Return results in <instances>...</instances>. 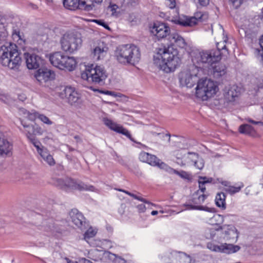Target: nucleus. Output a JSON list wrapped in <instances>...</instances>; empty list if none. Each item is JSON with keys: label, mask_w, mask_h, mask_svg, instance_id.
I'll use <instances>...</instances> for the list:
<instances>
[{"label": "nucleus", "mask_w": 263, "mask_h": 263, "mask_svg": "<svg viewBox=\"0 0 263 263\" xmlns=\"http://www.w3.org/2000/svg\"><path fill=\"white\" fill-rule=\"evenodd\" d=\"M24 57L26 61V66L29 69L39 68L43 65V60L39 55L34 53L25 52Z\"/></svg>", "instance_id": "aec40b11"}, {"label": "nucleus", "mask_w": 263, "mask_h": 263, "mask_svg": "<svg viewBox=\"0 0 263 263\" xmlns=\"http://www.w3.org/2000/svg\"><path fill=\"white\" fill-rule=\"evenodd\" d=\"M40 155L41 157L50 166H53L55 164V160H54L52 155H51L47 149H45Z\"/></svg>", "instance_id": "7c9ffc66"}, {"label": "nucleus", "mask_w": 263, "mask_h": 263, "mask_svg": "<svg viewBox=\"0 0 263 263\" xmlns=\"http://www.w3.org/2000/svg\"><path fill=\"white\" fill-rule=\"evenodd\" d=\"M233 6L237 9L242 4L243 0H229Z\"/></svg>", "instance_id": "09e8293b"}, {"label": "nucleus", "mask_w": 263, "mask_h": 263, "mask_svg": "<svg viewBox=\"0 0 263 263\" xmlns=\"http://www.w3.org/2000/svg\"><path fill=\"white\" fill-rule=\"evenodd\" d=\"M68 263H78V262H73L69 261V262H68ZM82 263H92V262L91 261H90L89 260L84 258L83 259Z\"/></svg>", "instance_id": "0e129e2a"}, {"label": "nucleus", "mask_w": 263, "mask_h": 263, "mask_svg": "<svg viewBox=\"0 0 263 263\" xmlns=\"http://www.w3.org/2000/svg\"><path fill=\"white\" fill-rule=\"evenodd\" d=\"M163 259L166 263H191V258L189 255L175 251L170 252Z\"/></svg>", "instance_id": "4468645a"}, {"label": "nucleus", "mask_w": 263, "mask_h": 263, "mask_svg": "<svg viewBox=\"0 0 263 263\" xmlns=\"http://www.w3.org/2000/svg\"><path fill=\"white\" fill-rule=\"evenodd\" d=\"M218 90V87L214 81L210 79L200 80L196 88V95L203 101L214 96Z\"/></svg>", "instance_id": "0eeeda50"}, {"label": "nucleus", "mask_w": 263, "mask_h": 263, "mask_svg": "<svg viewBox=\"0 0 263 263\" xmlns=\"http://www.w3.org/2000/svg\"><path fill=\"white\" fill-rule=\"evenodd\" d=\"M198 21V19L195 17L183 16L179 17L176 21V24L183 27H192L197 24Z\"/></svg>", "instance_id": "393cba45"}, {"label": "nucleus", "mask_w": 263, "mask_h": 263, "mask_svg": "<svg viewBox=\"0 0 263 263\" xmlns=\"http://www.w3.org/2000/svg\"><path fill=\"white\" fill-rule=\"evenodd\" d=\"M240 93V87L236 85H229L223 89L222 97L227 103L234 102L238 98Z\"/></svg>", "instance_id": "f8f14e48"}, {"label": "nucleus", "mask_w": 263, "mask_h": 263, "mask_svg": "<svg viewBox=\"0 0 263 263\" xmlns=\"http://www.w3.org/2000/svg\"><path fill=\"white\" fill-rule=\"evenodd\" d=\"M94 22L97 23V24L103 26L104 28L110 30V28L109 26L105 22V21L103 20H94L93 21Z\"/></svg>", "instance_id": "de8ad7c7"}, {"label": "nucleus", "mask_w": 263, "mask_h": 263, "mask_svg": "<svg viewBox=\"0 0 263 263\" xmlns=\"http://www.w3.org/2000/svg\"><path fill=\"white\" fill-rule=\"evenodd\" d=\"M151 32L160 40L169 36L171 33L169 26L165 23L156 22L154 23L151 30Z\"/></svg>", "instance_id": "a211bd4d"}, {"label": "nucleus", "mask_w": 263, "mask_h": 263, "mask_svg": "<svg viewBox=\"0 0 263 263\" xmlns=\"http://www.w3.org/2000/svg\"><path fill=\"white\" fill-rule=\"evenodd\" d=\"M187 208V209H192V210H203L205 211L209 212H214L215 211L214 208H208L207 206H204L202 205H192V204H185Z\"/></svg>", "instance_id": "f704fd0d"}, {"label": "nucleus", "mask_w": 263, "mask_h": 263, "mask_svg": "<svg viewBox=\"0 0 263 263\" xmlns=\"http://www.w3.org/2000/svg\"><path fill=\"white\" fill-rule=\"evenodd\" d=\"M243 186V183L242 182H239L237 184V186H229V187H227L225 191L229 194L233 195L239 192Z\"/></svg>", "instance_id": "473e14b6"}, {"label": "nucleus", "mask_w": 263, "mask_h": 263, "mask_svg": "<svg viewBox=\"0 0 263 263\" xmlns=\"http://www.w3.org/2000/svg\"><path fill=\"white\" fill-rule=\"evenodd\" d=\"M69 216L71 221L78 228L81 230L85 229L86 222L85 218L81 213L77 209H72L69 212Z\"/></svg>", "instance_id": "5701e85b"}, {"label": "nucleus", "mask_w": 263, "mask_h": 263, "mask_svg": "<svg viewBox=\"0 0 263 263\" xmlns=\"http://www.w3.org/2000/svg\"><path fill=\"white\" fill-rule=\"evenodd\" d=\"M32 115L34 118H38L46 124L51 125L53 123V122L47 116L43 114H41L37 112H34Z\"/></svg>", "instance_id": "c9c22d12"}, {"label": "nucleus", "mask_w": 263, "mask_h": 263, "mask_svg": "<svg viewBox=\"0 0 263 263\" xmlns=\"http://www.w3.org/2000/svg\"><path fill=\"white\" fill-rule=\"evenodd\" d=\"M119 8V7L116 4H110L108 7V10L111 12V15L114 16H117L118 15V12L117 10Z\"/></svg>", "instance_id": "79ce46f5"}, {"label": "nucleus", "mask_w": 263, "mask_h": 263, "mask_svg": "<svg viewBox=\"0 0 263 263\" xmlns=\"http://www.w3.org/2000/svg\"><path fill=\"white\" fill-rule=\"evenodd\" d=\"M227 72V67L223 64L217 63L213 66V74L216 78H219L224 76Z\"/></svg>", "instance_id": "c85d7f7f"}, {"label": "nucleus", "mask_w": 263, "mask_h": 263, "mask_svg": "<svg viewBox=\"0 0 263 263\" xmlns=\"http://www.w3.org/2000/svg\"><path fill=\"white\" fill-rule=\"evenodd\" d=\"M58 185L62 189L70 188L72 190H77L80 191H91L95 192L96 189L90 184H87L81 181H77L71 178H65V179H58L57 180Z\"/></svg>", "instance_id": "6e6552de"}, {"label": "nucleus", "mask_w": 263, "mask_h": 263, "mask_svg": "<svg viewBox=\"0 0 263 263\" xmlns=\"http://www.w3.org/2000/svg\"><path fill=\"white\" fill-rule=\"evenodd\" d=\"M97 233V232L93 230L92 228H89L84 233V238L88 241V239L93 237Z\"/></svg>", "instance_id": "ea45409f"}, {"label": "nucleus", "mask_w": 263, "mask_h": 263, "mask_svg": "<svg viewBox=\"0 0 263 263\" xmlns=\"http://www.w3.org/2000/svg\"><path fill=\"white\" fill-rule=\"evenodd\" d=\"M108 50V47L103 43L99 44L93 50L94 58L98 60L101 59L105 55Z\"/></svg>", "instance_id": "cd10ccee"}, {"label": "nucleus", "mask_w": 263, "mask_h": 263, "mask_svg": "<svg viewBox=\"0 0 263 263\" xmlns=\"http://www.w3.org/2000/svg\"><path fill=\"white\" fill-rule=\"evenodd\" d=\"M165 5L171 9H174L176 7L175 0H165Z\"/></svg>", "instance_id": "8fccbe9b"}, {"label": "nucleus", "mask_w": 263, "mask_h": 263, "mask_svg": "<svg viewBox=\"0 0 263 263\" xmlns=\"http://www.w3.org/2000/svg\"><path fill=\"white\" fill-rule=\"evenodd\" d=\"M225 238L227 240L232 242H235L238 238V232L236 228L232 225L227 226V230L225 231Z\"/></svg>", "instance_id": "a878e982"}, {"label": "nucleus", "mask_w": 263, "mask_h": 263, "mask_svg": "<svg viewBox=\"0 0 263 263\" xmlns=\"http://www.w3.org/2000/svg\"><path fill=\"white\" fill-rule=\"evenodd\" d=\"M0 51H2L0 57V62L3 66L14 71H18L22 63V60L16 45L10 43L8 46H3Z\"/></svg>", "instance_id": "f03ea898"}, {"label": "nucleus", "mask_w": 263, "mask_h": 263, "mask_svg": "<svg viewBox=\"0 0 263 263\" xmlns=\"http://www.w3.org/2000/svg\"><path fill=\"white\" fill-rule=\"evenodd\" d=\"M22 125L25 128V133L28 140L35 137L34 135L33 132V125L32 124H27L25 123L22 122Z\"/></svg>", "instance_id": "2f4dec72"}, {"label": "nucleus", "mask_w": 263, "mask_h": 263, "mask_svg": "<svg viewBox=\"0 0 263 263\" xmlns=\"http://www.w3.org/2000/svg\"><path fill=\"white\" fill-rule=\"evenodd\" d=\"M248 121L250 123H251L254 124H262V123L261 121H254L251 119H249L248 120Z\"/></svg>", "instance_id": "680f3d73"}, {"label": "nucleus", "mask_w": 263, "mask_h": 263, "mask_svg": "<svg viewBox=\"0 0 263 263\" xmlns=\"http://www.w3.org/2000/svg\"><path fill=\"white\" fill-rule=\"evenodd\" d=\"M66 146L67 147V148H68V150H69V151L70 152H79V151H77V149H74V148H73L71 147V146H69V145H66Z\"/></svg>", "instance_id": "e2e57ef3"}, {"label": "nucleus", "mask_w": 263, "mask_h": 263, "mask_svg": "<svg viewBox=\"0 0 263 263\" xmlns=\"http://www.w3.org/2000/svg\"><path fill=\"white\" fill-rule=\"evenodd\" d=\"M118 191L124 192L125 194H127L128 195L130 196V197H133L134 199L141 201L145 203H147L148 204H152L149 201L146 200L145 199L141 197V196H137V195L129 192L128 191H125L123 189H118Z\"/></svg>", "instance_id": "58836bf2"}, {"label": "nucleus", "mask_w": 263, "mask_h": 263, "mask_svg": "<svg viewBox=\"0 0 263 263\" xmlns=\"http://www.w3.org/2000/svg\"><path fill=\"white\" fill-rule=\"evenodd\" d=\"M259 44L261 48L262 49V51L261 53H260V51H259V50H257V51L258 52V55H259L261 58V60L263 61V35L261 36V38L259 40Z\"/></svg>", "instance_id": "603ef678"}, {"label": "nucleus", "mask_w": 263, "mask_h": 263, "mask_svg": "<svg viewBox=\"0 0 263 263\" xmlns=\"http://www.w3.org/2000/svg\"><path fill=\"white\" fill-rule=\"evenodd\" d=\"M194 69L196 71L193 72L192 73L190 71H186L182 72L180 74L179 81L182 85L191 88L196 83H198L199 80L197 77L198 73L197 71H198V69L196 67H194Z\"/></svg>", "instance_id": "ddd939ff"}, {"label": "nucleus", "mask_w": 263, "mask_h": 263, "mask_svg": "<svg viewBox=\"0 0 263 263\" xmlns=\"http://www.w3.org/2000/svg\"><path fill=\"white\" fill-rule=\"evenodd\" d=\"M230 183L229 182L227 181H223V182H222V183H221V184H222L223 185H224V186H226V187H229V186H230Z\"/></svg>", "instance_id": "69168bd1"}, {"label": "nucleus", "mask_w": 263, "mask_h": 263, "mask_svg": "<svg viewBox=\"0 0 263 263\" xmlns=\"http://www.w3.org/2000/svg\"><path fill=\"white\" fill-rule=\"evenodd\" d=\"M206 197L207 195L202 194L199 195L197 198L194 197L193 199V202L195 204H200L204 202Z\"/></svg>", "instance_id": "a19ab883"}, {"label": "nucleus", "mask_w": 263, "mask_h": 263, "mask_svg": "<svg viewBox=\"0 0 263 263\" xmlns=\"http://www.w3.org/2000/svg\"><path fill=\"white\" fill-rule=\"evenodd\" d=\"M184 158L186 163L194 165L199 170H202L204 166L203 159L197 153L189 152L186 156H184Z\"/></svg>", "instance_id": "412c9836"}, {"label": "nucleus", "mask_w": 263, "mask_h": 263, "mask_svg": "<svg viewBox=\"0 0 263 263\" xmlns=\"http://www.w3.org/2000/svg\"><path fill=\"white\" fill-rule=\"evenodd\" d=\"M226 195L224 193L220 192L217 193L215 198L216 205L222 209H225L226 208Z\"/></svg>", "instance_id": "c756f323"}, {"label": "nucleus", "mask_w": 263, "mask_h": 263, "mask_svg": "<svg viewBox=\"0 0 263 263\" xmlns=\"http://www.w3.org/2000/svg\"><path fill=\"white\" fill-rule=\"evenodd\" d=\"M89 254L91 256V258L97 261L106 262L118 258L120 260L121 263H126V260L120 257H117L116 254L109 251L95 249L91 250Z\"/></svg>", "instance_id": "9d476101"}, {"label": "nucleus", "mask_w": 263, "mask_h": 263, "mask_svg": "<svg viewBox=\"0 0 263 263\" xmlns=\"http://www.w3.org/2000/svg\"><path fill=\"white\" fill-rule=\"evenodd\" d=\"M199 3L202 6H206L209 3V0H198Z\"/></svg>", "instance_id": "052dcab7"}, {"label": "nucleus", "mask_w": 263, "mask_h": 263, "mask_svg": "<svg viewBox=\"0 0 263 263\" xmlns=\"http://www.w3.org/2000/svg\"><path fill=\"white\" fill-rule=\"evenodd\" d=\"M7 36V32L5 28L4 25L0 23V41H4Z\"/></svg>", "instance_id": "37998d69"}, {"label": "nucleus", "mask_w": 263, "mask_h": 263, "mask_svg": "<svg viewBox=\"0 0 263 263\" xmlns=\"http://www.w3.org/2000/svg\"><path fill=\"white\" fill-rule=\"evenodd\" d=\"M139 159L140 161L149 164L153 166H158L160 168H163L166 164L162 162L160 159L155 155L149 153L142 152L139 154Z\"/></svg>", "instance_id": "6ab92c4d"}, {"label": "nucleus", "mask_w": 263, "mask_h": 263, "mask_svg": "<svg viewBox=\"0 0 263 263\" xmlns=\"http://www.w3.org/2000/svg\"><path fill=\"white\" fill-rule=\"evenodd\" d=\"M173 172L174 174L179 176L182 178L188 179L189 178V174L184 171L179 172L176 170H173Z\"/></svg>", "instance_id": "a18cd8bd"}, {"label": "nucleus", "mask_w": 263, "mask_h": 263, "mask_svg": "<svg viewBox=\"0 0 263 263\" xmlns=\"http://www.w3.org/2000/svg\"><path fill=\"white\" fill-rule=\"evenodd\" d=\"M118 191L124 192L125 194H127L128 195L130 196V197H133L134 199L141 201L145 203H147L148 204H152L149 201L146 200L145 199L141 197V196H137V195L129 192L128 191H125L123 189H118Z\"/></svg>", "instance_id": "4c0bfd02"}, {"label": "nucleus", "mask_w": 263, "mask_h": 263, "mask_svg": "<svg viewBox=\"0 0 263 263\" xmlns=\"http://www.w3.org/2000/svg\"><path fill=\"white\" fill-rule=\"evenodd\" d=\"M45 224L48 227V229L50 230H52L55 227V225L56 224L54 220L52 218H49L46 219L45 222Z\"/></svg>", "instance_id": "c03bdc74"}, {"label": "nucleus", "mask_w": 263, "mask_h": 263, "mask_svg": "<svg viewBox=\"0 0 263 263\" xmlns=\"http://www.w3.org/2000/svg\"><path fill=\"white\" fill-rule=\"evenodd\" d=\"M34 135H42L43 133V129L38 125H33Z\"/></svg>", "instance_id": "49530a36"}, {"label": "nucleus", "mask_w": 263, "mask_h": 263, "mask_svg": "<svg viewBox=\"0 0 263 263\" xmlns=\"http://www.w3.org/2000/svg\"><path fill=\"white\" fill-rule=\"evenodd\" d=\"M199 179L202 180V181L204 183H211L213 181V179L211 177L208 178L206 177H199Z\"/></svg>", "instance_id": "3c124183"}, {"label": "nucleus", "mask_w": 263, "mask_h": 263, "mask_svg": "<svg viewBox=\"0 0 263 263\" xmlns=\"http://www.w3.org/2000/svg\"><path fill=\"white\" fill-rule=\"evenodd\" d=\"M212 221H223V217L219 214H215L213 216L211 219Z\"/></svg>", "instance_id": "6e6d98bb"}, {"label": "nucleus", "mask_w": 263, "mask_h": 263, "mask_svg": "<svg viewBox=\"0 0 263 263\" xmlns=\"http://www.w3.org/2000/svg\"><path fill=\"white\" fill-rule=\"evenodd\" d=\"M34 77L40 84L42 85L54 78L53 71L47 68H39L35 73Z\"/></svg>", "instance_id": "4be33fe9"}, {"label": "nucleus", "mask_w": 263, "mask_h": 263, "mask_svg": "<svg viewBox=\"0 0 263 263\" xmlns=\"http://www.w3.org/2000/svg\"><path fill=\"white\" fill-rule=\"evenodd\" d=\"M114 57L120 63L127 65H135L141 57L139 48L132 44L120 45L115 51Z\"/></svg>", "instance_id": "7ed1b4c3"}, {"label": "nucleus", "mask_w": 263, "mask_h": 263, "mask_svg": "<svg viewBox=\"0 0 263 263\" xmlns=\"http://www.w3.org/2000/svg\"><path fill=\"white\" fill-rule=\"evenodd\" d=\"M207 248L213 252H222L227 254L235 253L238 251L240 247L237 245L224 243L218 246L213 242H209L206 245Z\"/></svg>", "instance_id": "f3484780"}, {"label": "nucleus", "mask_w": 263, "mask_h": 263, "mask_svg": "<svg viewBox=\"0 0 263 263\" xmlns=\"http://www.w3.org/2000/svg\"><path fill=\"white\" fill-rule=\"evenodd\" d=\"M13 36L16 35L18 37V39H20V40L21 39V36L20 35V33L19 31L17 32H15V33H13Z\"/></svg>", "instance_id": "774afa93"}, {"label": "nucleus", "mask_w": 263, "mask_h": 263, "mask_svg": "<svg viewBox=\"0 0 263 263\" xmlns=\"http://www.w3.org/2000/svg\"><path fill=\"white\" fill-rule=\"evenodd\" d=\"M63 3L65 8L70 10L79 9L89 11L92 10L95 6L93 3L86 4L85 1L80 0H63Z\"/></svg>", "instance_id": "dca6fc26"}, {"label": "nucleus", "mask_w": 263, "mask_h": 263, "mask_svg": "<svg viewBox=\"0 0 263 263\" xmlns=\"http://www.w3.org/2000/svg\"><path fill=\"white\" fill-rule=\"evenodd\" d=\"M102 92L104 93V94H105V95H109V96H114V97H117V95H116V92H114V91L107 90V91H102Z\"/></svg>", "instance_id": "bf43d9fd"}, {"label": "nucleus", "mask_w": 263, "mask_h": 263, "mask_svg": "<svg viewBox=\"0 0 263 263\" xmlns=\"http://www.w3.org/2000/svg\"><path fill=\"white\" fill-rule=\"evenodd\" d=\"M29 140L36 148L37 153L39 154H41L44 151H45V149L43 148V146H42L41 142L39 141L35 137L32 138Z\"/></svg>", "instance_id": "e433bc0d"}, {"label": "nucleus", "mask_w": 263, "mask_h": 263, "mask_svg": "<svg viewBox=\"0 0 263 263\" xmlns=\"http://www.w3.org/2000/svg\"><path fill=\"white\" fill-rule=\"evenodd\" d=\"M198 184L199 190L202 193H203L206 190L205 184L202 181V180H200V179L198 180Z\"/></svg>", "instance_id": "864d4df0"}, {"label": "nucleus", "mask_w": 263, "mask_h": 263, "mask_svg": "<svg viewBox=\"0 0 263 263\" xmlns=\"http://www.w3.org/2000/svg\"><path fill=\"white\" fill-rule=\"evenodd\" d=\"M197 62L212 65L221 59V52L218 45L217 49L200 52L197 57Z\"/></svg>", "instance_id": "1a4fd4ad"}, {"label": "nucleus", "mask_w": 263, "mask_h": 263, "mask_svg": "<svg viewBox=\"0 0 263 263\" xmlns=\"http://www.w3.org/2000/svg\"><path fill=\"white\" fill-rule=\"evenodd\" d=\"M60 43L63 51L70 53H73L82 46L81 35L78 32L66 33L61 37Z\"/></svg>", "instance_id": "39448f33"}, {"label": "nucleus", "mask_w": 263, "mask_h": 263, "mask_svg": "<svg viewBox=\"0 0 263 263\" xmlns=\"http://www.w3.org/2000/svg\"><path fill=\"white\" fill-rule=\"evenodd\" d=\"M65 156L66 159L70 162H75L77 159V157L72 155L66 154Z\"/></svg>", "instance_id": "5fc2aeb1"}, {"label": "nucleus", "mask_w": 263, "mask_h": 263, "mask_svg": "<svg viewBox=\"0 0 263 263\" xmlns=\"http://www.w3.org/2000/svg\"><path fill=\"white\" fill-rule=\"evenodd\" d=\"M81 77L94 84L103 85L107 77V73L103 67L91 64L86 67L85 71L81 73Z\"/></svg>", "instance_id": "20e7f679"}, {"label": "nucleus", "mask_w": 263, "mask_h": 263, "mask_svg": "<svg viewBox=\"0 0 263 263\" xmlns=\"http://www.w3.org/2000/svg\"><path fill=\"white\" fill-rule=\"evenodd\" d=\"M137 208L138 209V211L141 213L144 212L146 210L145 206L143 204H141L137 205Z\"/></svg>", "instance_id": "4d7b16f0"}, {"label": "nucleus", "mask_w": 263, "mask_h": 263, "mask_svg": "<svg viewBox=\"0 0 263 263\" xmlns=\"http://www.w3.org/2000/svg\"><path fill=\"white\" fill-rule=\"evenodd\" d=\"M51 64L60 69L73 70L77 65V61L73 57L64 55L61 52H55L49 57Z\"/></svg>", "instance_id": "423d86ee"}, {"label": "nucleus", "mask_w": 263, "mask_h": 263, "mask_svg": "<svg viewBox=\"0 0 263 263\" xmlns=\"http://www.w3.org/2000/svg\"><path fill=\"white\" fill-rule=\"evenodd\" d=\"M103 122L104 124L106 125L108 128H109L111 130L125 136L132 141L141 145L143 147H146V146L145 145H143L140 142H138L136 141L132 138L129 132L127 129L124 128L122 126L117 124L116 123L113 122L112 120L108 118H104Z\"/></svg>", "instance_id": "2eb2a0df"}, {"label": "nucleus", "mask_w": 263, "mask_h": 263, "mask_svg": "<svg viewBox=\"0 0 263 263\" xmlns=\"http://www.w3.org/2000/svg\"><path fill=\"white\" fill-rule=\"evenodd\" d=\"M13 144L4 137L0 136V156L5 158L12 155Z\"/></svg>", "instance_id": "b1692460"}, {"label": "nucleus", "mask_w": 263, "mask_h": 263, "mask_svg": "<svg viewBox=\"0 0 263 263\" xmlns=\"http://www.w3.org/2000/svg\"><path fill=\"white\" fill-rule=\"evenodd\" d=\"M168 40L172 43L176 44L177 46L181 48L185 47L186 45L185 40L177 32L171 33L168 37Z\"/></svg>", "instance_id": "bb28decb"}, {"label": "nucleus", "mask_w": 263, "mask_h": 263, "mask_svg": "<svg viewBox=\"0 0 263 263\" xmlns=\"http://www.w3.org/2000/svg\"><path fill=\"white\" fill-rule=\"evenodd\" d=\"M152 134L154 136H162V137H168V140H170V135L169 134H165L164 133L161 134V133H157L156 132H152Z\"/></svg>", "instance_id": "13d9d810"}, {"label": "nucleus", "mask_w": 263, "mask_h": 263, "mask_svg": "<svg viewBox=\"0 0 263 263\" xmlns=\"http://www.w3.org/2000/svg\"><path fill=\"white\" fill-rule=\"evenodd\" d=\"M29 6L33 9H36L37 8V7L36 5L33 4L32 3H30Z\"/></svg>", "instance_id": "338daca9"}, {"label": "nucleus", "mask_w": 263, "mask_h": 263, "mask_svg": "<svg viewBox=\"0 0 263 263\" xmlns=\"http://www.w3.org/2000/svg\"><path fill=\"white\" fill-rule=\"evenodd\" d=\"M60 96L63 99H66L71 105L77 106L81 103L80 94L71 86H66L61 92Z\"/></svg>", "instance_id": "9b49d317"}, {"label": "nucleus", "mask_w": 263, "mask_h": 263, "mask_svg": "<svg viewBox=\"0 0 263 263\" xmlns=\"http://www.w3.org/2000/svg\"><path fill=\"white\" fill-rule=\"evenodd\" d=\"M239 132L241 134L251 135L254 132V128L250 125L247 124H242L239 126Z\"/></svg>", "instance_id": "72a5a7b5"}, {"label": "nucleus", "mask_w": 263, "mask_h": 263, "mask_svg": "<svg viewBox=\"0 0 263 263\" xmlns=\"http://www.w3.org/2000/svg\"><path fill=\"white\" fill-rule=\"evenodd\" d=\"M153 61L159 69L166 73L174 71L181 63L178 51L172 45L159 48L154 55Z\"/></svg>", "instance_id": "f257e3e1"}]
</instances>
